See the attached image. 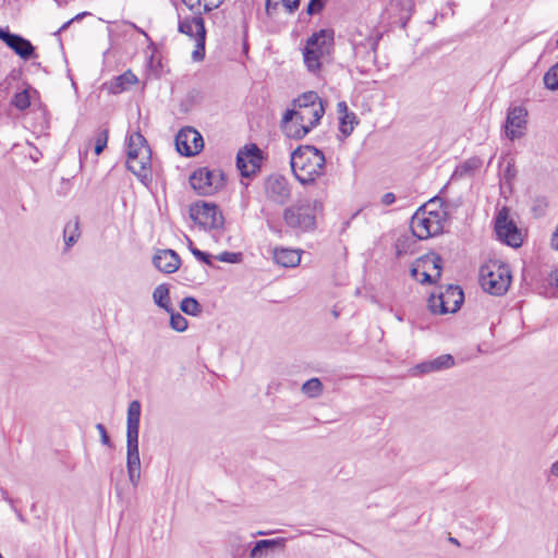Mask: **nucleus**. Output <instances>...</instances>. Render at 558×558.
<instances>
[{"instance_id":"49","label":"nucleus","mask_w":558,"mask_h":558,"mask_svg":"<svg viewBox=\"0 0 558 558\" xmlns=\"http://www.w3.org/2000/svg\"><path fill=\"white\" fill-rule=\"evenodd\" d=\"M551 473L558 476V461L551 465Z\"/></svg>"},{"instance_id":"14","label":"nucleus","mask_w":558,"mask_h":558,"mask_svg":"<svg viewBox=\"0 0 558 558\" xmlns=\"http://www.w3.org/2000/svg\"><path fill=\"white\" fill-rule=\"evenodd\" d=\"M526 117L527 111L521 106H515L508 109L505 123V132L509 140L514 141L524 135L527 123Z\"/></svg>"},{"instance_id":"4","label":"nucleus","mask_w":558,"mask_h":558,"mask_svg":"<svg viewBox=\"0 0 558 558\" xmlns=\"http://www.w3.org/2000/svg\"><path fill=\"white\" fill-rule=\"evenodd\" d=\"M151 150L146 138L134 132L128 137L126 168L142 182L149 178Z\"/></svg>"},{"instance_id":"57","label":"nucleus","mask_w":558,"mask_h":558,"mask_svg":"<svg viewBox=\"0 0 558 558\" xmlns=\"http://www.w3.org/2000/svg\"><path fill=\"white\" fill-rule=\"evenodd\" d=\"M557 46H558V38H557Z\"/></svg>"},{"instance_id":"21","label":"nucleus","mask_w":558,"mask_h":558,"mask_svg":"<svg viewBox=\"0 0 558 558\" xmlns=\"http://www.w3.org/2000/svg\"><path fill=\"white\" fill-rule=\"evenodd\" d=\"M286 544V538L278 537L272 539H260L255 542L253 548L250 551L251 558H263V555L268 550H274L276 548H283Z\"/></svg>"},{"instance_id":"33","label":"nucleus","mask_w":558,"mask_h":558,"mask_svg":"<svg viewBox=\"0 0 558 558\" xmlns=\"http://www.w3.org/2000/svg\"><path fill=\"white\" fill-rule=\"evenodd\" d=\"M170 314V327L178 331L183 332L187 329L189 323L184 316H182L180 313L174 312L172 308V312Z\"/></svg>"},{"instance_id":"38","label":"nucleus","mask_w":558,"mask_h":558,"mask_svg":"<svg viewBox=\"0 0 558 558\" xmlns=\"http://www.w3.org/2000/svg\"><path fill=\"white\" fill-rule=\"evenodd\" d=\"M190 251L198 260H201L209 266L213 265L210 254L203 252V251L198 250L197 247H190Z\"/></svg>"},{"instance_id":"27","label":"nucleus","mask_w":558,"mask_h":558,"mask_svg":"<svg viewBox=\"0 0 558 558\" xmlns=\"http://www.w3.org/2000/svg\"><path fill=\"white\" fill-rule=\"evenodd\" d=\"M81 236L78 218L70 220L63 229V238L66 247L73 246Z\"/></svg>"},{"instance_id":"37","label":"nucleus","mask_w":558,"mask_h":558,"mask_svg":"<svg viewBox=\"0 0 558 558\" xmlns=\"http://www.w3.org/2000/svg\"><path fill=\"white\" fill-rule=\"evenodd\" d=\"M241 253L222 252L217 256L219 262L235 264L241 262Z\"/></svg>"},{"instance_id":"5","label":"nucleus","mask_w":558,"mask_h":558,"mask_svg":"<svg viewBox=\"0 0 558 558\" xmlns=\"http://www.w3.org/2000/svg\"><path fill=\"white\" fill-rule=\"evenodd\" d=\"M511 271L508 265L499 260H489L480 269V282L484 291L493 295L505 294L511 283Z\"/></svg>"},{"instance_id":"56","label":"nucleus","mask_w":558,"mask_h":558,"mask_svg":"<svg viewBox=\"0 0 558 558\" xmlns=\"http://www.w3.org/2000/svg\"><path fill=\"white\" fill-rule=\"evenodd\" d=\"M435 199H439V198H438V197H435V198L430 199V201H429V203H434V202H435Z\"/></svg>"},{"instance_id":"41","label":"nucleus","mask_w":558,"mask_h":558,"mask_svg":"<svg viewBox=\"0 0 558 558\" xmlns=\"http://www.w3.org/2000/svg\"><path fill=\"white\" fill-rule=\"evenodd\" d=\"M131 484L137 486L141 478V468L126 469Z\"/></svg>"},{"instance_id":"1","label":"nucleus","mask_w":558,"mask_h":558,"mask_svg":"<svg viewBox=\"0 0 558 558\" xmlns=\"http://www.w3.org/2000/svg\"><path fill=\"white\" fill-rule=\"evenodd\" d=\"M290 163L295 179L302 185H310L324 174L326 158L315 146L303 145L292 151Z\"/></svg>"},{"instance_id":"24","label":"nucleus","mask_w":558,"mask_h":558,"mask_svg":"<svg viewBox=\"0 0 558 558\" xmlns=\"http://www.w3.org/2000/svg\"><path fill=\"white\" fill-rule=\"evenodd\" d=\"M153 300L155 304L165 310L167 313L172 312V306L170 302V291L169 287L166 283H161L157 286L153 292Z\"/></svg>"},{"instance_id":"23","label":"nucleus","mask_w":558,"mask_h":558,"mask_svg":"<svg viewBox=\"0 0 558 558\" xmlns=\"http://www.w3.org/2000/svg\"><path fill=\"white\" fill-rule=\"evenodd\" d=\"M137 82V77L131 70L125 71L121 75L114 77L109 85L112 94H120Z\"/></svg>"},{"instance_id":"46","label":"nucleus","mask_w":558,"mask_h":558,"mask_svg":"<svg viewBox=\"0 0 558 558\" xmlns=\"http://www.w3.org/2000/svg\"><path fill=\"white\" fill-rule=\"evenodd\" d=\"M550 284H554L558 290V269H555L550 274Z\"/></svg>"},{"instance_id":"6","label":"nucleus","mask_w":558,"mask_h":558,"mask_svg":"<svg viewBox=\"0 0 558 558\" xmlns=\"http://www.w3.org/2000/svg\"><path fill=\"white\" fill-rule=\"evenodd\" d=\"M333 43V35L327 29H320L307 38L303 49L304 63L310 72H317L320 69V59L329 54Z\"/></svg>"},{"instance_id":"25","label":"nucleus","mask_w":558,"mask_h":558,"mask_svg":"<svg viewBox=\"0 0 558 558\" xmlns=\"http://www.w3.org/2000/svg\"><path fill=\"white\" fill-rule=\"evenodd\" d=\"M141 468L138 437H126V469Z\"/></svg>"},{"instance_id":"50","label":"nucleus","mask_w":558,"mask_h":558,"mask_svg":"<svg viewBox=\"0 0 558 558\" xmlns=\"http://www.w3.org/2000/svg\"><path fill=\"white\" fill-rule=\"evenodd\" d=\"M449 542L453 545L460 546V542L456 537H449Z\"/></svg>"},{"instance_id":"47","label":"nucleus","mask_w":558,"mask_h":558,"mask_svg":"<svg viewBox=\"0 0 558 558\" xmlns=\"http://www.w3.org/2000/svg\"><path fill=\"white\" fill-rule=\"evenodd\" d=\"M420 275H421V272L418 271V269H417V268H415V267H412V268H411V276H412L415 280H417V281L420 280Z\"/></svg>"},{"instance_id":"30","label":"nucleus","mask_w":558,"mask_h":558,"mask_svg":"<svg viewBox=\"0 0 558 558\" xmlns=\"http://www.w3.org/2000/svg\"><path fill=\"white\" fill-rule=\"evenodd\" d=\"M180 310L190 316H198L202 313V306L193 296L184 298L180 303Z\"/></svg>"},{"instance_id":"36","label":"nucleus","mask_w":558,"mask_h":558,"mask_svg":"<svg viewBox=\"0 0 558 558\" xmlns=\"http://www.w3.org/2000/svg\"><path fill=\"white\" fill-rule=\"evenodd\" d=\"M107 143H108V130L105 129V130H101L97 134V137H96L94 150L97 156L104 151V149L107 147Z\"/></svg>"},{"instance_id":"12","label":"nucleus","mask_w":558,"mask_h":558,"mask_svg":"<svg viewBox=\"0 0 558 558\" xmlns=\"http://www.w3.org/2000/svg\"><path fill=\"white\" fill-rule=\"evenodd\" d=\"M495 232L497 238L512 247L522 244L521 232L513 220L509 219L508 208H501L495 218Z\"/></svg>"},{"instance_id":"18","label":"nucleus","mask_w":558,"mask_h":558,"mask_svg":"<svg viewBox=\"0 0 558 558\" xmlns=\"http://www.w3.org/2000/svg\"><path fill=\"white\" fill-rule=\"evenodd\" d=\"M180 263V256L172 250H160L153 257L154 266L165 274L177 271Z\"/></svg>"},{"instance_id":"26","label":"nucleus","mask_w":558,"mask_h":558,"mask_svg":"<svg viewBox=\"0 0 558 558\" xmlns=\"http://www.w3.org/2000/svg\"><path fill=\"white\" fill-rule=\"evenodd\" d=\"M281 128L283 133L294 140H302L305 137L311 130L307 129L304 124L298 123L296 120H291L290 122H282L281 121Z\"/></svg>"},{"instance_id":"31","label":"nucleus","mask_w":558,"mask_h":558,"mask_svg":"<svg viewBox=\"0 0 558 558\" xmlns=\"http://www.w3.org/2000/svg\"><path fill=\"white\" fill-rule=\"evenodd\" d=\"M355 124H357V120L354 112L345 113V116L339 118V131L344 137L351 135Z\"/></svg>"},{"instance_id":"53","label":"nucleus","mask_w":558,"mask_h":558,"mask_svg":"<svg viewBox=\"0 0 558 558\" xmlns=\"http://www.w3.org/2000/svg\"><path fill=\"white\" fill-rule=\"evenodd\" d=\"M86 14H87V13H85V12H84V13H80V14H77L76 16H74L72 20H73V22H74V21H77V20L82 19V17H83L84 15H86Z\"/></svg>"},{"instance_id":"7","label":"nucleus","mask_w":558,"mask_h":558,"mask_svg":"<svg viewBox=\"0 0 558 558\" xmlns=\"http://www.w3.org/2000/svg\"><path fill=\"white\" fill-rule=\"evenodd\" d=\"M414 236L425 240L442 231V223L437 211L426 210L425 206L416 210L410 223Z\"/></svg>"},{"instance_id":"8","label":"nucleus","mask_w":558,"mask_h":558,"mask_svg":"<svg viewBox=\"0 0 558 558\" xmlns=\"http://www.w3.org/2000/svg\"><path fill=\"white\" fill-rule=\"evenodd\" d=\"M464 301V293L459 286H448L439 295H430L428 307L434 314L456 313Z\"/></svg>"},{"instance_id":"20","label":"nucleus","mask_w":558,"mask_h":558,"mask_svg":"<svg viewBox=\"0 0 558 558\" xmlns=\"http://www.w3.org/2000/svg\"><path fill=\"white\" fill-rule=\"evenodd\" d=\"M141 418V403L133 400L128 407L126 437H138Z\"/></svg>"},{"instance_id":"2","label":"nucleus","mask_w":558,"mask_h":558,"mask_svg":"<svg viewBox=\"0 0 558 558\" xmlns=\"http://www.w3.org/2000/svg\"><path fill=\"white\" fill-rule=\"evenodd\" d=\"M325 113L322 99L315 92H306L293 100L292 109H288L282 122L296 120L298 123L304 124L307 129L315 128Z\"/></svg>"},{"instance_id":"54","label":"nucleus","mask_w":558,"mask_h":558,"mask_svg":"<svg viewBox=\"0 0 558 558\" xmlns=\"http://www.w3.org/2000/svg\"><path fill=\"white\" fill-rule=\"evenodd\" d=\"M204 8H205V11H210L211 10V8L208 4H205Z\"/></svg>"},{"instance_id":"34","label":"nucleus","mask_w":558,"mask_h":558,"mask_svg":"<svg viewBox=\"0 0 558 558\" xmlns=\"http://www.w3.org/2000/svg\"><path fill=\"white\" fill-rule=\"evenodd\" d=\"M544 84L550 90L558 89V62L545 73Z\"/></svg>"},{"instance_id":"43","label":"nucleus","mask_w":558,"mask_h":558,"mask_svg":"<svg viewBox=\"0 0 558 558\" xmlns=\"http://www.w3.org/2000/svg\"><path fill=\"white\" fill-rule=\"evenodd\" d=\"M395 201H396V196L391 192L385 193L381 197V204L385 206H389V205L393 204Z\"/></svg>"},{"instance_id":"22","label":"nucleus","mask_w":558,"mask_h":558,"mask_svg":"<svg viewBox=\"0 0 558 558\" xmlns=\"http://www.w3.org/2000/svg\"><path fill=\"white\" fill-rule=\"evenodd\" d=\"M274 259L278 265L283 267H295L301 262V255L296 250L275 248Z\"/></svg>"},{"instance_id":"19","label":"nucleus","mask_w":558,"mask_h":558,"mask_svg":"<svg viewBox=\"0 0 558 558\" xmlns=\"http://www.w3.org/2000/svg\"><path fill=\"white\" fill-rule=\"evenodd\" d=\"M454 365V359L451 354H442L430 361L417 364L414 369L420 374H428L450 368Z\"/></svg>"},{"instance_id":"13","label":"nucleus","mask_w":558,"mask_h":558,"mask_svg":"<svg viewBox=\"0 0 558 558\" xmlns=\"http://www.w3.org/2000/svg\"><path fill=\"white\" fill-rule=\"evenodd\" d=\"M177 150L182 156H194L204 147L202 135L193 128L186 126L179 131L175 136Z\"/></svg>"},{"instance_id":"55","label":"nucleus","mask_w":558,"mask_h":558,"mask_svg":"<svg viewBox=\"0 0 558 558\" xmlns=\"http://www.w3.org/2000/svg\"><path fill=\"white\" fill-rule=\"evenodd\" d=\"M266 534H267V533H266V532H263V531H258V532L256 533V535H266Z\"/></svg>"},{"instance_id":"39","label":"nucleus","mask_w":558,"mask_h":558,"mask_svg":"<svg viewBox=\"0 0 558 558\" xmlns=\"http://www.w3.org/2000/svg\"><path fill=\"white\" fill-rule=\"evenodd\" d=\"M96 429L98 430L99 435H100V441L102 445L107 446V447H112V442L110 440V437L107 433V429L105 427L104 424L101 423H98L96 425Z\"/></svg>"},{"instance_id":"42","label":"nucleus","mask_w":558,"mask_h":558,"mask_svg":"<svg viewBox=\"0 0 558 558\" xmlns=\"http://www.w3.org/2000/svg\"><path fill=\"white\" fill-rule=\"evenodd\" d=\"M281 5V2L278 0H266V13L271 16L277 11L278 7Z\"/></svg>"},{"instance_id":"28","label":"nucleus","mask_w":558,"mask_h":558,"mask_svg":"<svg viewBox=\"0 0 558 558\" xmlns=\"http://www.w3.org/2000/svg\"><path fill=\"white\" fill-rule=\"evenodd\" d=\"M481 165L482 161L480 158H470L454 169L451 179H458L471 174L473 171L478 169Z\"/></svg>"},{"instance_id":"10","label":"nucleus","mask_w":558,"mask_h":558,"mask_svg":"<svg viewBox=\"0 0 558 558\" xmlns=\"http://www.w3.org/2000/svg\"><path fill=\"white\" fill-rule=\"evenodd\" d=\"M178 29L180 33L195 39L196 47L192 52V59L194 61H202L205 57L206 41V28L204 19L198 15L179 21Z\"/></svg>"},{"instance_id":"35","label":"nucleus","mask_w":558,"mask_h":558,"mask_svg":"<svg viewBox=\"0 0 558 558\" xmlns=\"http://www.w3.org/2000/svg\"><path fill=\"white\" fill-rule=\"evenodd\" d=\"M424 266L432 265L434 269H436V278H440L441 269H442V259L437 254H432L430 256H426L423 260Z\"/></svg>"},{"instance_id":"16","label":"nucleus","mask_w":558,"mask_h":558,"mask_svg":"<svg viewBox=\"0 0 558 558\" xmlns=\"http://www.w3.org/2000/svg\"><path fill=\"white\" fill-rule=\"evenodd\" d=\"M265 193L268 199L284 205L291 197V187L282 175H270L265 182Z\"/></svg>"},{"instance_id":"29","label":"nucleus","mask_w":558,"mask_h":558,"mask_svg":"<svg viewBox=\"0 0 558 558\" xmlns=\"http://www.w3.org/2000/svg\"><path fill=\"white\" fill-rule=\"evenodd\" d=\"M301 390L308 398H317L323 393V384L319 378L314 377L306 380Z\"/></svg>"},{"instance_id":"52","label":"nucleus","mask_w":558,"mask_h":558,"mask_svg":"<svg viewBox=\"0 0 558 558\" xmlns=\"http://www.w3.org/2000/svg\"><path fill=\"white\" fill-rule=\"evenodd\" d=\"M131 25H132V26H133V27H134L138 33H141V34H143V35H145V36H147V34H146L143 29L138 28L135 24L131 23Z\"/></svg>"},{"instance_id":"44","label":"nucleus","mask_w":558,"mask_h":558,"mask_svg":"<svg viewBox=\"0 0 558 558\" xmlns=\"http://www.w3.org/2000/svg\"><path fill=\"white\" fill-rule=\"evenodd\" d=\"M337 112L339 114V118L345 116V113H351L345 101H339L337 104Z\"/></svg>"},{"instance_id":"11","label":"nucleus","mask_w":558,"mask_h":558,"mask_svg":"<svg viewBox=\"0 0 558 558\" xmlns=\"http://www.w3.org/2000/svg\"><path fill=\"white\" fill-rule=\"evenodd\" d=\"M223 174L220 171L198 168L190 175V184L199 195H210L223 185Z\"/></svg>"},{"instance_id":"32","label":"nucleus","mask_w":558,"mask_h":558,"mask_svg":"<svg viewBox=\"0 0 558 558\" xmlns=\"http://www.w3.org/2000/svg\"><path fill=\"white\" fill-rule=\"evenodd\" d=\"M11 105L16 109L24 111L31 106V97L27 89H24L20 93H16L12 100Z\"/></svg>"},{"instance_id":"17","label":"nucleus","mask_w":558,"mask_h":558,"mask_svg":"<svg viewBox=\"0 0 558 558\" xmlns=\"http://www.w3.org/2000/svg\"><path fill=\"white\" fill-rule=\"evenodd\" d=\"M0 39L14 51L20 58L29 60L35 56L33 44L19 34H13L8 29L0 28Z\"/></svg>"},{"instance_id":"3","label":"nucleus","mask_w":558,"mask_h":558,"mask_svg":"<svg viewBox=\"0 0 558 558\" xmlns=\"http://www.w3.org/2000/svg\"><path fill=\"white\" fill-rule=\"evenodd\" d=\"M323 209L320 198L300 199L288 206L282 213V219L287 227L295 232H308L316 225V213Z\"/></svg>"},{"instance_id":"48","label":"nucleus","mask_w":558,"mask_h":558,"mask_svg":"<svg viewBox=\"0 0 558 558\" xmlns=\"http://www.w3.org/2000/svg\"><path fill=\"white\" fill-rule=\"evenodd\" d=\"M73 22V20H69L68 22H65L60 28H59V33L62 32V31H65L70 24Z\"/></svg>"},{"instance_id":"45","label":"nucleus","mask_w":558,"mask_h":558,"mask_svg":"<svg viewBox=\"0 0 558 558\" xmlns=\"http://www.w3.org/2000/svg\"><path fill=\"white\" fill-rule=\"evenodd\" d=\"M420 276L421 277H420L418 281L421 283H433V282H435L433 276L428 271H426V270L422 271Z\"/></svg>"},{"instance_id":"40","label":"nucleus","mask_w":558,"mask_h":558,"mask_svg":"<svg viewBox=\"0 0 558 558\" xmlns=\"http://www.w3.org/2000/svg\"><path fill=\"white\" fill-rule=\"evenodd\" d=\"M324 8V0H310L306 12L310 15L320 12Z\"/></svg>"},{"instance_id":"51","label":"nucleus","mask_w":558,"mask_h":558,"mask_svg":"<svg viewBox=\"0 0 558 558\" xmlns=\"http://www.w3.org/2000/svg\"><path fill=\"white\" fill-rule=\"evenodd\" d=\"M182 1H183V3H185V4H186L191 10H193L194 4H193V3H191V0H182Z\"/></svg>"},{"instance_id":"15","label":"nucleus","mask_w":558,"mask_h":558,"mask_svg":"<svg viewBox=\"0 0 558 558\" xmlns=\"http://www.w3.org/2000/svg\"><path fill=\"white\" fill-rule=\"evenodd\" d=\"M262 162L260 149L252 144L240 149L236 155V168L242 177H250L259 169Z\"/></svg>"},{"instance_id":"9","label":"nucleus","mask_w":558,"mask_h":558,"mask_svg":"<svg viewBox=\"0 0 558 558\" xmlns=\"http://www.w3.org/2000/svg\"><path fill=\"white\" fill-rule=\"evenodd\" d=\"M191 219L204 229H221L225 218L219 207L213 203H195L190 206Z\"/></svg>"}]
</instances>
